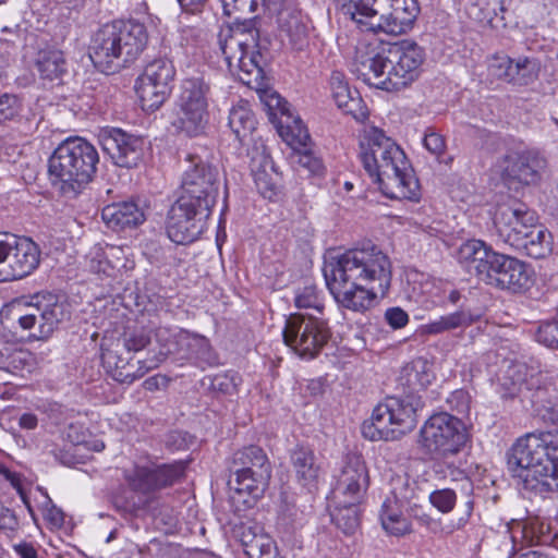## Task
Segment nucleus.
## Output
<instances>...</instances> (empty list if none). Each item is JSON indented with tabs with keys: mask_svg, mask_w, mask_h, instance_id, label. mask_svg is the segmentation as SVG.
Listing matches in <instances>:
<instances>
[{
	"mask_svg": "<svg viewBox=\"0 0 558 558\" xmlns=\"http://www.w3.org/2000/svg\"><path fill=\"white\" fill-rule=\"evenodd\" d=\"M323 272L336 302L360 313L373 306L377 292L385 295L391 282L388 256L371 242L328 258Z\"/></svg>",
	"mask_w": 558,
	"mask_h": 558,
	"instance_id": "f257e3e1",
	"label": "nucleus"
},
{
	"mask_svg": "<svg viewBox=\"0 0 558 558\" xmlns=\"http://www.w3.org/2000/svg\"><path fill=\"white\" fill-rule=\"evenodd\" d=\"M360 159L381 193L392 199L418 202L421 189L402 148L383 130L372 126L360 140Z\"/></svg>",
	"mask_w": 558,
	"mask_h": 558,
	"instance_id": "f03ea898",
	"label": "nucleus"
},
{
	"mask_svg": "<svg viewBox=\"0 0 558 558\" xmlns=\"http://www.w3.org/2000/svg\"><path fill=\"white\" fill-rule=\"evenodd\" d=\"M508 470L524 488L558 490V434H526L507 456Z\"/></svg>",
	"mask_w": 558,
	"mask_h": 558,
	"instance_id": "7ed1b4c3",
	"label": "nucleus"
},
{
	"mask_svg": "<svg viewBox=\"0 0 558 558\" xmlns=\"http://www.w3.org/2000/svg\"><path fill=\"white\" fill-rule=\"evenodd\" d=\"M459 263L480 281L499 290L519 293L529 288V266L510 255L498 253L482 240H468L458 250Z\"/></svg>",
	"mask_w": 558,
	"mask_h": 558,
	"instance_id": "20e7f679",
	"label": "nucleus"
},
{
	"mask_svg": "<svg viewBox=\"0 0 558 558\" xmlns=\"http://www.w3.org/2000/svg\"><path fill=\"white\" fill-rule=\"evenodd\" d=\"M98 162V151L90 143L82 137H69L48 160L50 182L63 196L73 198L93 180Z\"/></svg>",
	"mask_w": 558,
	"mask_h": 558,
	"instance_id": "39448f33",
	"label": "nucleus"
},
{
	"mask_svg": "<svg viewBox=\"0 0 558 558\" xmlns=\"http://www.w3.org/2000/svg\"><path fill=\"white\" fill-rule=\"evenodd\" d=\"M257 16H236L234 22L221 28L218 43L230 71L239 70L240 80L252 84L264 76L262 45Z\"/></svg>",
	"mask_w": 558,
	"mask_h": 558,
	"instance_id": "423d86ee",
	"label": "nucleus"
},
{
	"mask_svg": "<svg viewBox=\"0 0 558 558\" xmlns=\"http://www.w3.org/2000/svg\"><path fill=\"white\" fill-rule=\"evenodd\" d=\"M343 15L354 21L362 31L402 34L418 14L416 0H340Z\"/></svg>",
	"mask_w": 558,
	"mask_h": 558,
	"instance_id": "0eeeda50",
	"label": "nucleus"
},
{
	"mask_svg": "<svg viewBox=\"0 0 558 558\" xmlns=\"http://www.w3.org/2000/svg\"><path fill=\"white\" fill-rule=\"evenodd\" d=\"M423 405L420 397H388L372 413L369 422L362 425V434L372 441L396 440L412 432L417 424V409Z\"/></svg>",
	"mask_w": 558,
	"mask_h": 558,
	"instance_id": "6e6552de",
	"label": "nucleus"
},
{
	"mask_svg": "<svg viewBox=\"0 0 558 558\" xmlns=\"http://www.w3.org/2000/svg\"><path fill=\"white\" fill-rule=\"evenodd\" d=\"M228 485L236 494L254 499L263 496L271 477V464L263 448L251 445L235 451L232 457Z\"/></svg>",
	"mask_w": 558,
	"mask_h": 558,
	"instance_id": "1a4fd4ad",
	"label": "nucleus"
},
{
	"mask_svg": "<svg viewBox=\"0 0 558 558\" xmlns=\"http://www.w3.org/2000/svg\"><path fill=\"white\" fill-rule=\"evenodd\" d=\"M185 463L178 461L170 464H160L155 468L133 464L124 469L123 478L128 487L140 495L137 502L132 504L134 510L146 509L153 501L156 492L173 485L184 475Z\"/></svg>",
	"mask_w": 558,
	"mask_h": 558,
	"instance_id": "9d476101",
	"label": "nucleus"
},
{
	"mask_svg": "<svg viewBox=\"0 0 558 558\" xmlns=\"http://www.w3.org/2000/svg\"><path fill=\"white\" fill-rule=\"evenodd\" d=\"M284 343L298 355L312 360L331 338L327 320L308 314H292L282 330Z\"/></svg>",
	"mask_w": 558,
	"mask_h": 558,
	"instance_id": "9b49d317",
	"label": "nucleus"
},
{
	"mask_svg": "<svg viewBox=\"0 0 558 558\" xmlns=\"http://www.w3.org/2000/svg\"><path fill=\"white\" fill-rule=\"evenodd\" d=\"M420 437L427 452L442 459L459 453L468 439L461 420L446 412L432 415L421 428Z\"/></svg>",
	"mask_w": 558,
	"mask_h": 558,
	"instance_id": "f8f14e48",
	"label": "nucleus"
},
{
	"mask_svg": "<svg viewBox=\"0 0 558 558\" xmlns=\"http://www.w3.org/2000/svg\"><path fill=\"white\" fill-rule=\"evenodd\" d=\"M182 174L180 198L211 210L219 189V171L199 156L190 155Z\"/></svg>",
	"mask_w": 558,
	"mask_h": 558,
	"instance_id": "ddd939ff",
	"label": "nucleus"
},
{
	"mask_svg": "<svg viewBox=\"0 0 558 558\" xmlns=\"http://www.w3.org/2000/svg\"><path fill=\"white\" fill-rule=\"evenodd\" d=\"M211 210L178 197L168 211L166 230L177 244L196 241L207 228Z\"/></svg>",
	"mask_w": 558,
	"mask_h": 558,
	"instance_id": "4468645a",
	"label": "nucleus"
},
{
	"mask_svg": "<svg viewBox=\"0 0 558 558\" xmlns=\"http://www.w3.org/2000/svg\"><path fill=\"white\" fill-rule=\"evenodd\" d=\"M388 52V86L392 90H400L414 81L421 74V68L425 60L422 47L410 40L387 44Z\"/></svg>",
	"mask_w": 558,
	"mask_h": 558,
	"instance_id": "2eb2a0df",
	"label": "nucleus"
},
{
	"mask_svg": "<svg viewBox=\"0 0 558 558\" xmlns=\"http://www.w3.org/2000/svg\"><path fill=\"white\" fill-rule=\"evenodd\" d=\"M102 150L121 168H137L144 160L145 140L121 129L107 128L99 133Z\"/></svg>",
	"mask_w": 558,
	"mask_h": 558,
	"instance_id": "dca6fc26",
	"label": "nucleus"
},
{
	"mask_svg": "<svg viewBox=\"0 0 558 558\" xmlns=\"http://www.w3.org/2000/svg\"><path fill=\"white\" fill-rule=\"evenodd\" d=\"M387 44H368L356 47L351 71L365 84L391 92L388 86Z\"/></svg>",
	"mask_w": 558,
	"mask_h": 558,
	"instance_id": "f3484780",
	"label": "nucleus"
},
{
	"mask_svg": "<svg viewBox=\"0 0 558 558\" xmlns=\"http://www.w3.org/2000/svg\"><path fill=\"white\" fill-rule=\"evenodd\" d=\"M501 178L506 183L536 184L546 168V160L535 150H509L499 160Z\"/></svg>",
	"mask_w": 558,
	"mask_h": 558,
	"instance_id": "a211bd4d",
	"label": "nucleus"
},
{
	"mask_svg": "<svg viewBox=\"0 0 558 558\" xmlns=\"http://www.w3.org/2000/svg\"><path fill=\"white\" fill-rule=\"evenodd\" d=\"M536 222L535 211L529 209L525 204L517 202L500 207L494 219L498 236L511 247L520 244V240L523 239V235L529 234Z\"/></svg>",
	"mask_w": 558,
	"mask_h": 558,
	"instance_id": "6ab92c4d",
	"label": "nucleus"
},
{
	"mask_svg": "<svg viewBox=\"0 0 558 558\" xmlns=\"http://www.w3.org/2000/svg\"><path fill=\"white\" fill-rule=\"evenodd\" d=\"M369 485L368 471L361 456L345 458L335 487L336 498L341 502H361Z\"/></svg>",
	"mask_w": 558,
	"mask_h": 558,
	"instance_id": "aec40b11",
	"label": "nucleus"
},
{
	"mask_svg": "<svg viewBox=\"0 0 558 558\" xmlns=\"http://www.w3.org/2000/svg\"><path fill=\"white\" fill-rule=\"evenodd\" d=\"M266 106L269 110L274 111L271 114L277 116L280 113V119L277 125L280 136L289 146L294 150L306 149L311 146V136L307 129L304 126L300 118H295L291 110L289 102L277 93L268 96Z\"/></svg>",
	"mask_w": 558,
	"mask_h": 558,
	"instance_id": "412c9836",
	"label": "nucleus"
},
{
	"mask_svg": "<svg viewBox=\"0 0 558 558\" xmlns=\"http://www.w3.org/2000/svg\"><path fill=\"white\" fill-rule=\"evenodd\" d=\"M12 250L3 266L2 282L19 280L31 275L39 265V250L28 239H17L10 235Z\"/></svg>",
	"mask_w": 558,
	"mask_h": 558,
	"instance_id": "4be33fe9",
	"label": "nucleus"
},
{
	"mask_svg": "<svg viewBox=\"0 0 558 558\" xmlns=\"http://www.w3.org/2000/svg\"><path fill=\"white\" fill-rule=\"evenodd\" d=\"M117 25L118 56L120 69L136 60L146 48L148 34L143 23L133 20L113 21Z\"/></svg>",
	"mask_w": 558,
	"mask_h": 558,
	"instance_id": "5701e85b",
	"label": "nucleus"
},
{
	"mask_svg": "<svg viewBox=\"0 0 558 558\" xmlns=\"http://www.w3.org/2000/svg\"><path fill=\"white\" fill-rule=\"evenodd\" d=\"M116 27L113 22L105 24L95 34L90 46L89 57L94 65L107 74L120 70Z\"/></svg>",
	"mask_w": 558,
	"mask_h": 558,
	"instance_id": "b1692460",
	"label": "nucleus"
},
{
	"mask_svg": "<svg viewBox=\"0 0 558 558\" xmlns=\"http://www.w3.org/2000/svg\"><path fill=\"white\" fill-rule=\"evenodd\" d=\"M32 310L38 312L40 317L39 332L41 337H49L54 328L71 317V305L59 296L48 293L36 296Z\"/></svg>",
	"mask_w": 558,
	"mask_h": 558,
	"instance_id": "393cba45",
	"label": "nucleus"
},
{
	"mask_svg": "<svg viewBox=\"0 0 558 558\" xmlns=\"http://www.w3.org/2000/svg\"><path fill=\"white\" fill-rule=\"evenodd\" d=\"M101 218L114 231L136 228L146 220L144 209L134 201L105 206L101 210Z\"/></svg>",
	"mask_w": 558,
	"mask_h": 558,
	"instance_id": "a878e982",
	"label": "nucleus"
},
{
	"mask_svg": "<svg viewBox=\"0 0 558 558\" xmlns=\"http://www.w3.org/2000/svg\"><path fill=\"white\" fill-rule=\"evenodd\" d=\"M290 461L298 482L304 487L314 486L319 475V464L310 447L296 446L290 452Z\"/></svg>",
	"mask_w": 558,
	"mask_h": 558,
	"instance_id": "bb28decb",
	"label": "nucleus"
},
{
	"mask_svg": "<svg viewBox=\"0 0 558 558\" xmlns=\"http://www.w3.org/2000/svg\"><path fill=\"white\" fill-rule=\"evenodd\" d=\"M434 378L432 364L426 359L417 357L402 367L399 383L409 390V395H414L427 388Z\"/></svg>",
	"mask_w": 558,
	"mask_h": 558,
	"instance_id": "cd10ccee",
	"label": "nucleus"
},
{
	"mask_svg": "<svg viewBox=\"0 0 558 558\" xmlns=\"http://www.w3.org/2000/svg\"><path fill=\"white\" fill-rule=\"evenodd\" d=\"M209 121V112L205 109L189 107H178L175 119L171 126L177 134H183L189 137H195L205 133Z\"/></svg>",
	"mask_w": 558,
	"mask_h": 558,
	"instance_id": "c85d7f7f",
	"label": "nucleus"
},
{
	"mask_svg": "<svg viewBox=\"0 0 558 558\" xmlns=\"http://www.w3.org/2000/svg\"><path fill=\"white\" fill-rule=\"evenodd\" d=\"M178 107L208 110L209 84L203 77L185 78L181 83Z\"/></svg>",
	"mask_w": 558,
	"mask_h": 558,
	"instance_id": "c756f323",
	"label": "nucleus"
},
{
	"mask_svg": "<svg viewBox=\"0 0 558 558\" xmlns=\"http://www.w3.org/2000/svg\"><path fill=\"white\" fill-rule=\"evenodd\" d=\"M251 171L259 193L271 199L276 195V182L274 180L275 167L270 157L264 153L252 157Z\"/></svg>",
	"mask_w": 558,
	"mask_h": 558,
	"instance_id": "7c9ffc66",
	"label": "nucleus"
},
{
	"mask_svg": "<svg viewBox=\"0 0 558 558\" xmlns=\"http://www.w3.org/2000/svg\"><path fill=\"white\" fill-rule=\"evenodd\" d=\"M478 319L470 310L460 308L453 313L442 315L439 318L429 322L422 327L426 335H439L453 331L457 329H465Z\"/></svg>",
	"mask_w": 558,
	"mask_h": 558,
	"instance_id": "2f4dec72",
	"label": "nucleus"
},
{
	"mask_svg": "<svg viewBox=\"0 0 558 558\" xmlns=\"http://www.w3.org/2000/svg\"><path fill=\"white\" fill-rule=\"evenodd\" d=\"M102 362L116 381L131 385L136 380V376L133 374L135 372V362L132 361L128 353L124 355L117 350H106L102 353Z\"/></svg>",
	"mask_w": 558,
	"mask_h": 558,
	"instance_id": "473e14b6",
	"label": "nucleus"
},
{
	"mask_svg": "<svg viewBox=\"0 0 558 558\" xmlns=\"http://www.w3.org/2000/svg\"><path fill=\"white\" fill-rule=\"evenodd\" d=\"M513 248L523 252L532 258H543L551 251V234L536 222L529 231V234L523 235L520 244Z\"/></svg>",
	"mask_w": 558,
	"mask_h": 558,
	"instance_id": "72a5a7b5",
	"label": "nucleus"
},
{
	"mask_svg": "<svg viewBox=\"0 0 558 558\" xmlns=\"http://www.w3.org/2000/svg\"><path fill=\"white\" fill-rule=\"evenodd\" d=\"M256 123L255 116L246 102H240L229 112L228 124L240 143L252 135Z\"/></svg>",
	"mask_w": 558,
	"mask_h": 558,
	"instance_id": "f704fd0d",
	"label": "nucleus"
},
{
	"mask_svg": "<svg viewBox=\"0 0 558 558\" xmlns=\"http://www.w3.org/2000/svg\"><path fill=\"white\" fill-rule=\"evenodd\" d=\"M135 88L141 107L147 112H154L159 109L171 92L170 88H159V85L144 81L142 77L137 78Z\"/></svg>",
	"mask_w": 558,
	"mask_h": 558,
	"instance_id": "c9c22d12",
	"label": "nucleus"
},
{
	"mask_svg": "<svg viewBox=\"0 0 558 558\" xmlns=\"http://www.w3.org/2000/svg\"><path fill=\"white\" fill-rule=\"evenodd\" d=\"M175 75V69L172 62L167 58H158L150 61L140 76L144 81H148L159 85V88H170Z\"/></svg>",
	"mask_w": 558,
	"mask_h": 558,
	"instance_id": "e433bc0d",
	"label": "nucleus"
},
{
	"mask_svg": "<svg viewBox=\"0 0 558 558\" xmlns=\"http://www.w3.org/2000/svg\"><path fill=\"white\" fill-rule=\"evenodd\" d=\"M360 504L341 502L338 499V506L331 514V519L336 526L345 535H353L360 527Z\"/></svg>",
	"mask_w": 558,
	"mask_h": 558,
	"instance_id": "4c0bfd02",
	"label": "nucleus"
},
{
	"mask_svg": "<svg viewBox=\"0 0 558 558\" xmlns=\"http://www.w3.org/2000/svg\"><path fill=\"white\" fill-rule=\"evenodd\" d=\"M333 98L337 106L343 109L345 113L351 114L357 121H364L368 113L361 105L362 99L357 95V90H351L348 85H336Z\"/></svg>",
	"mask_w": 558,
	"mask_h": 558,
	"instance_id": "58836bf2",
	"label": "nucleus"
},
{
	"mask_svg": "<svg viewBox=\"0 0 558 558\" xmlns=\"http://www.w3.org/2000/svg\"><path fill=\"white\" fill-rule=\"evenodd\" d=\"M65 60L60 50L40 51L37 59V69L43 78L53 81L61 77L65 71Z\"/></svg>",
	"mask_w": 558,
	"mask_h": 558,
	"instance_id": "ea45409f",
	"label": "nucleus"
},
{
	"mask_svg": "<svg viewBox=\"0 0 558 558\" xmlns=\"http://www.w3.org/2000/svg\"><path fill=\"white\" fill-rule=\"evenodd\" d=\"M278 23L280 31L289 37L291 44L301 48L305 41L307 28L300 14L288 10L281 11Z\"/></svg>",
	"mask_w": 558,
	"mask_h": 558,
	"instance_id": "a19ab883",
	"label": "nucleus"
},
{
	"mask_svg": "<svg viewBox=\"0 0 558 558\" xmlns=\"http://www.w3.org/2000/svg\"><path fill=\"white\" fill-rule=\"evenodd\" d=\"M393 505L395 502L390 500H386L383 504L380 511L381 525L392 535H404L411 531V525Z\"/></svg>",
	"mask_w": 558,
	"mask_h": 558,
	"instance_id": "79ce46f5",
	"label": "nucleus"
},
{
	"mask_svg": "<svg viewBox=\"0 0 558 558\" xmlns=\"http://www.w3.org/2000/svg\"><path fill=\"white\" fill-rule=\"evenodd\" d=\"M179 344L181 347H185L189 351L186 354L187 359L205 361L209 365L215 363V357L213 356L210 345L204 337L192 336L184 331L180 333Z\"/></svg>",
	"mask_w": 558,
	"mask_h": 558,
	"instance_id": "37998d69",
	"label": "nucleus"
},
{
	"mask_svg": "<svg viewBox=\"0 0 558 558\" xmlns=\"http://www.w3.org/2000/svg\"><path fill=\"white\" fill-rule=\"evenodd\" d=\"M233 536L241 543L244 550L251 549L253 544L258 542V538L264 533L263 526L254 521L240 522L234 525Z\"/></svg>",
	"mask_w": 558,
	"mask_h": 558,
	"instance_id": "c03bdc74",
	"label": "nucleus"
},
{
	"mask_svg": "<svg viewBox=\"0 0 558 558\" xmlns=\"http://www.w3.org/2000/svg\"><path fill=\"white\" fill-rule=\"evenodd\" d=\"M535 339L551 350H558V315L538 323Z\"/></svg>",
	"mask_w": 558,
	"mask_h": 558,
	"instance_id": "a18cd8bd",
	"label": "nucleus"
},
{
	"mask_svg": "<svg viewBox=\"0 0 558 558\" xmlns=\"http://www.w3.org/2000/svg\"><path fill=\"white\" fill-rule=\"evenodd\" d=\"M545 395L546 391L542 388H538L533 393H531L530 400L532 407L543 417L544 421H548L558 425V402L544 403Z\"/></svg>",
	"mask_w": 558,
	"mask_h": 558,
	"instance_id": "49530a36",
	"label": "nucleus"
},
{
	"mask_svg": "<svg viewBox=\"0 0 558 558\" xmlns=\"http://www.w3.org/2000/svg\"><path fill=\"white\" fill-rule=\"evenodd\" d=\"M508 72L506 82L525 85L532 75V62L529 58H520L515 62L511 59Z\"/></svg>",
	"mask_w": 558,
	"mask_h": 558,
	"instance_id": "de8ad7c7",
	"label": "nucleus"
},
{
	"mask_svg": "<svg viewBox=\"0 0 558 558\" xmlns=\"http://www.w3.org/2000/svg\"><path fill=\"white\" fill-rule=\"evenodd\" d=\"M523 377L517 371V366H509L506 376L502 379L501 386L505 389L504 398H514L522 393Z\"/></svg>",
	"mask_w": 558,
	"mask_h": 558,
	"instance_id": "09e8293b",
	"label": "nucleus"
},
{
	"mask_svg": "<svg viewBox=\"0 0 558 558\" xmlns=\"http://www.w3.org/2000/svg\"><path fill=\"white\" fill-rule=\"evenodd\" d=\"M22 104L16 95L3 94L0 96V123L12 121L20 116Z\"/></svg>",
	"mask_w": 558,
	"mask_h": 558,
	"instance_id": "8fccbe9b",
	"label": "nucleus"
},
{
	"mask_svg": "<svg viewBox=\"0 0 558 558\" xmlns=\"http://www.w3.org/2000/svg\"><path fill=\"white\" fill-rule=\"evenodd\" d=\"M223 13L228 16L233 14H250L257 10L260 3L264 4L265 0H221Z\"/></svg>",
	"mask_w": 558,
	"mask_h": 558,
	"instance_id": "3c124183",
	"label": "nucleus"
},
{
	"mask_svg": "<svg viewBox=\"0 0 558 558\" xmlns=\"http://www.w3.org/2000/svg\"><path fill=\"white\" fill-rule=\"evenodd\" d=\"M429 501L440 512L448 513L456 505L457 495L450 488L437 489L429 495Z\"/></svg>",
	"mask_w": 558,
	"mask_h": 558,
	"instance_id": "603ef678",
	"label": "nucleus"
},
{
	"mask_svg": "<svg viewBox=\"0 0 558 558\" xmlns=\"http://www.w3.org/2000/svg\"><path fill=\"white\" fill-rule=\"evenodd\" d=\"M295 306L299 308H314L319 313L324 308V304L317 294V290L313 286L304 287L295 295Z\"/></svg>",
	"mask_w": 558,
	"mask_h": 558,
	"instance_id": "864d4df0",
	"label": "nucleus"
},
{
	"mask_svg": "<svg viewBox=\"0 0 558 558\" xmlns=\"http://www.w3.org/2000/svg\"><path fill=\"white\" fill-rule=\"evenodd\" d=\"M235 379L232 374H217L210 379V389L222 395H232L236 391Z\"/></svg>",
	"mask_w": 558,
	"mask_h": 558,
	"instance_id": "5fc2aeb1",
	"label": "nucleus"
},
{
	"mask_svg": "<svg viewBox=\"0 0 558 558\" xmlns=\"http://www.w3.org/2000/svg\"><path fill=\"white\" fill-rule=\"evenodd\" d=\"M511 64V58L506 54H495L492 57L488 63V73L490 76L506 81L509 76V66Z\"/></svg>",
	"mask_w": 558,
	"mask_h": 558,
	"instance_id": "6e6d98bb",
	"label": "nucleus"
},
{
	"mask_svg": "<svg viewBox=\"0 0 558 558\" xmlns=\"http://www.w3.org/2000/svg\"><path fill=\"white\" fill-rule=\"evenodd\" d=\"M150 343V337L144 330H137L124 336V349L128 354L137 352Z\"/></svg>",
	"mask_w": 558,
	"mask_h": 558,
	"instance_id": "4d7b16f0",
	"label": "nucleus"
},
{
	"mask_svg": "<svg viewBox=\"0 0 558 558\" xmlns=\"http://www.w3.org/2000/svg\"><path fill=\"white\" fill-rule=\"evenodd\" d=\"M517 529L520 530L522 535V539L529 545H535L541 542V536L543 534V524H538L537 522H518Z\"/></svg>",
	"mask_w": 558,
	"mask_h": 558,
	"instance_id": "13d9d810",
	"label": "nucleus"
},
{
	"mask_svg": "<svg viewBox=\"0 0 558 558\" xmlns=\"http://www.w3.org/2000/svg\"><path fill=\"white\" fill-rule=\"evenodd\" d=\"M447 402L451 410L457 411L459 414H466L470 410L471 397L468 391L458 389L450 393Z\"/></svg>",
	"mask_w": 558,
	"mask_h": 558,
	"instance_id": "bf43d9fd",
	"label": "nucleus"
},
{
	"mask_svg": "<svg viewBox=\"0 0 558 558\" xmlns=\"http://www.w3.org/2000/svg\"><path fill=\"white\" fill-rule=\"evenodd\" d=\"M299 153V163L313 174H318L323 170L322 159L316 157L311 150V146L306 149L296 150Z\"/></svg>",
	"mask_w": 558,
	"mask_h": 558,
	"instance_id": "052dcab7",
	"label": "nucleus"
},
{
	"mask_svg": "<svg viewBox=\"0 0 558 558\" xmlns=\"http://www.w3.org/2000/svg\"><path fill=\"white\" fill-rule=\"evenodd\" d=\"M20 527V521L15 512L0 504V530L16 532Z\"/></svg>",
	"mask_w": 558,
	"mask_h": 558,
	"instance_id": "680f3d73",
	"label": "nucleus"
},
{
	"mask_svg": "<svg viewBox=\"0 0 558 558\" xmlns=\"http://www.w3.org/2000/svg\"><path fill=\"white\" fill-rule=\"evenodd\" d=\"M385 319L391 328L400 329L409 323V315L401 307H390L385 313Z\"/></svg>",
	"mask_w": 558,
	"mask_h": 558,
	"instance_id": "e2e57ef3",
	"label": "nucleus"
},
{
	"mask_svg": "<svg viewBox=\"0 0 558 558\" xmlns=\"http://www.w3.org/2000/svg\"><path fill=\"white\" fill-rule=\"evenodd\" d=\"M44 518L54 527H61L64 523V513L48 498L44 506Z\"/></svg>",
	"mask_w": 558,
	"mask_h": 558,
	"instance_id": "0e129e2a",
	"label": "nucleus"
},
{
	"mask_svg": "<svg viewBox=\"0 0 558 558\" xmlns=\"http://www.w3.org/2000/svg\"><path fill=\"white\" fill-rule=\"evenodd\" d=\"M423 144L427 150H429L435 156H440L446 147L444 137L433 131L426 132Z\"/></svg>",
	"mask_w": 558,
	"mask_h": 558,
	"instance_id": "69168bd1",
	"label": "nucleus"
},
{
	"mask_svg": "<svg viewBox=\"0 0 558 558\" xmlns=\"http://www.w3.org/2000/svg\"><path fill=\"white\" fill-rule=\"evenodd\" d=\"M271 545L272 542L270 537L263 533L258 538V542L253 544L251 549H245V554L248 558H262L270 553Z\"/></svg>",
	"mask_w": 558,
	"mask_h": 558,
	"instance_id": "338daca9",
	"label": "nucleus"
},
{
	"mask_svg": "<svg viewBox=\"0 0 558 558\" xmlns=\"http://www.w3.org/2000/svg\"><path fill=\"white\" fill-rule=\"evenodd\" d=\"M14 550L20 558H38L37 549L27 542L14 545Z\"/></svg>",
	"mask_w": 558,
	"mask_h": 558,
	"instance_id": "774afa93",
	"label": "nucleus"
}]
</instances>
